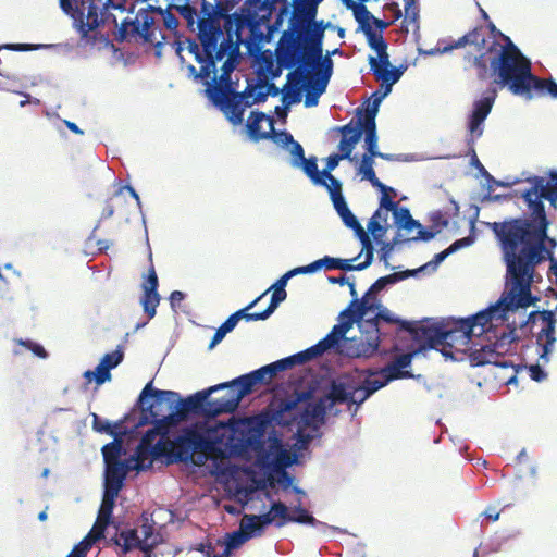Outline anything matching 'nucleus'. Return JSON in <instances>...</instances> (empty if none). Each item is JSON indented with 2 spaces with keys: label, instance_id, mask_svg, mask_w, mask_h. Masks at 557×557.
Here are the masks:
<instances>
[{
  "label": "nucleus",
  "instance_id": "obj_1",
  "mask_svg": "<svg viewBox=\"0 0 557 557\" xmlns=\"http://www.w3.org/2000/svg\"><path fill=\"white\" fill-rule=\"evenodd\" d=\"M550 223L545 206L533 203L527 206L522 216L491 224L506 265L507 284L512 285V293L520 296L521 306L530 307L537 300L532 296L531 287L541 263L549 262L548 274L555 275L557 284V240L548 236Z\"/></svg>",
  "mask_w": 557,
  "mask_h": 557
},
{
  "label": "nucleus",
  "instance_id": "obj_2",
  "mask_svg": "<svg viewBox=\"0 0 557 557\" xmlns=\"http://www.w3.org/2000/svg\"><path fill=\"white\" fill-rule=\"evenodd\" d=\"M310 30L301 33L299 38L289 47V41L281 35L275 49L276 66L271 57L264 58L265 69L272 78L281 75L282 69L293 70L288 73L289 81H296L297 84L305 82L311 70H314L312 76L324 79L329 83L332 75L333 61L331 53L323 57V38L325 26L323 21L318 25H311Z\"/></svg>",
  "mask_w": 557,
  "mask_h": 557
},
{
  "label": "nucleus",
  "instance_id": "obj_3",
  "mask_svg": "<svg viewBox=\"0 0 557 557\" xmlns=\"http://www.w3.org/2000/svg\"><path fill=\"white\" fill-rule=\"evenodd\" d=\"M194 428L196 457L199 462L223 459L227 456H244L249 453L261 455L264 451L263 432L244 422L218 429Z\"/></svg>",
  "mask_w": 557,
  "mask_h": 557
},
{
  "label": "nucleus",
  "instance_id": "obj_4",
  "mask_svg": "<svg viewBox=\"0 0 557 557\" xmlns=\"http://www.w3.org/2000/svg\"><path fill=\"white\" fill-rule=\"evenodd\" d=\"M223 386L222 383L216 384L186 398H181L176 392L152 388V382H149L139 395V403L143 411L149 413L159 428L169 434L171 428L187 419L189 413L206 417L208 398Z\"/></svg>",
  "mask_w": 557,
  "mask_h": 557
},
{
  "label": "nucleus",
  "instance_id": "obj_5",
  "mask_svg": "<svg viewBox=\"0 0 557 557\" xmlns=\"http://www.w3.org/2000/svg\"><path fill=\"white\" fill-rule=\"evenodd\" d=\"M194 456L196 448L193 425L184 428L178 436L170 440L169 434L154 421V426L143 435L136 447L132 458L134 465L131 467L140 471L151 468L154 459L164 458L166 465H173L188 462Z\"/></svg>",
  "mask_w": 557,
  "mask_h": 557
},
{
  "label": "nucleus",
  "instance_id": "obj_6",
  "mask_svg": "<svg viewBox=\"0 0 557 557\" xmlns=\"http://www.w3.org/2000/svg\"><path fill=\"white\" fill-rule=\"evenodd\" d=\"M244 42L242 35L239 39L235 35L221 38L216 46L212 61L215 69L211 73V81H207L206 94L210 101L219 108L230 121V115L234 113L235 108L243 100V91L238 92L233 87L231 74L236 67L239 54V45Z\"/></svg>",
  "mask_w": 557,
  "mask_h": 557
},
{
  "label": "nucleus",
  "instance_id": "obj_7",
  "mask_svg": "<svg viewBox=\"0 0 557 557\" xmlns=\"http://www.w3.org/2000/svg\"><path fill=\"white\" fill-rule=\"evenodd\" d=\"M506 44L497 54L490 60V66L497 75L495 83L507 86L513 95L530 96V83L534 75L531 71V62L519 48L504 36Z\"/></svg>",
  "mask_w": 557,
  "mask_h": 557
},
{
  "label": "nucleus",
  "instance_id": "obj_8",
  "mask_svg": "<svg viewBox=\"0 0 557 557\" xmlns=\"http://www.w3.org/2000/svg\"><path fill=\"white\" fill-rule=\"evenodd\" d=\"M172 8L162 9L160 7L149 5L147 9H140L134 21L124 20L115 34V40L119 42L129 41L132 38L139 37L144 42H149L160 47L165 40L161 28L156 25L151 12H156L163 18V24L169 30H176L178 26L177 17L171 12Z\"/></svg>",
  "mask_w": 557,
  "mask_h": 557
},
{
  "label": "nucleus",
  "instance_id": "obj_9",
  "mask_svg": "<svg viewBox=\"0 0 557 557\" xmlns=\"http://www.w3.org/2000/svg\"><path fill=\"white\" fill-rule=\"evenodd\" d=\"M311 398L310 392H296L281 399L274 419L277 423L289 424L296 422L305 428L312 426L318 422L323 423L329 403L325 397L318 401H310Z\"/></svg>",
  "mask_w": 557,
  "mask_h": 557
},
{
  "label": "nucleus",
  "instance_id": "obj_10",
  "mask_svg": "<svg viewBox=\"0 0 557 557\" xmlns=\"http://www.w3.org/2000/svg\"><path fill=\"white\" fill-rule=\"evenodd\" d=\"M509 288L499 300L491 306L490 308L478 312L476 314L461 319L457 323L459 331L461 332V343L468 345L472 337H480L484 333L488 332L493 327V322H503L506 320V313L508 311H515L519 308H528L521 306L520 296L517 293H512V285H508Z\"/></svg>",
  "mask_w": 557,
  "mask_h": 557
},
{
  "label": "nucleus",
  "instance_id": "obj_11",
  "mask_svg": "<svg viewBox=\"0 0 557 557\" xmlns=\"http://www.w3.org/2000/svg\"><path fill=\"white\" fill-rule=\"evenodd\" d=\"M59 2L62 11L73 20L84 37L104 22L103 11L112 4V0H59Z\"/></svg>",
  "mask_w": 557,
  "mask_h": 557
},
{
  "label": "nucleus",
  "instance_id": "obj_12",
  "mask_svg": "<svg viewBox=\"0 0 557 557\" xmlns=\"http://www.w3.org/2000/svg\"><path fill=\"white\" fill-rule=\"evenodd\" d=\"M339 319L341 322L334 325L331 332L323 339L307 349L311 360L322 356L325 351L335 348L341 341H343V348L341 352H345L347 355V349H352L356 338H347L346 334L352 327L355 322H360L363 318L356 314L354 308L348 306L341 312Z\"/></svg>",
  "mask_w": 557,
  "mask_h": 557
},
{
  "label": "nucleus",
  "instance_id": "obj_13",
  "mask_svg": "<svg viewBox=\"0 0 557 557\" xmlns=\"http://www.w3.org/2000/svg\"><path fill=\"white\" fill-rule=\"evenodd\" d=\"M218 4V15L224 20L223 29L225 35H235L239 39V35L245 28H249L252 40H261L263 38L260 32V26L265 24L263 21H249L244 14L230 12L242 1V0H215Z\"/></svg>",
  "mask_w": 557,
  "mask_h": 557
},
{
  "label": "nucleus",
  "instance_id": "obj_14",
  "mask_svg": "<svg viewBox=\"0 0 557 557\" xmlns=\"http://www.w3.org/2000/svg\"><path fill=\"white\" fill-rule=\"evenodd\" d=\"M294 12L288 21V27L282 33L284 38L289 41V47L299 38L301 33L310 30L311 25H318L319 22L314 21L317 7L322 0H293Z\"/></svg>",
  "mask_w": 557,
  "mask_h": 557
},
{
  "label": "nucleus",
  "instance_id": "obj_15",
  "mask_svg": "<svg viewBox=\"0 0 557 557\" xmlns=\"http://www.w3.org/2000/svg\"><path fill=\"white\" fill-rule=\"evenodd\" d=\"M549 180L533 175L525 181L531 185L529 188L520 191V197L525 206L533 203L544 205L543 200H547L554 209L557 208V171H549Z\"/></svg>",
  "mask_w": 557,
  "mask_h": 557
},
{
  "label": "nucleus",
  "instance_id": "obj_16",
  "mask_svg": "<svg viewBox=\"0 0 557 557\" xmlns=\"http://www.w3.org/2000/svg\"><path fill=\"white\" fill-rule=\"evenodd\" d=\"M414 272L416 271L407 270L404 272L392 273L386 276L377 278L366 292L361 299H352L349 306L354 308L356 314L364 318L368 312L375 311L376 309L382 307L380 301L376 299L375 294L383 290L389 284H394L400 280L413 275Z\"/></svg>",
  "mask_w": 557,
  "mask_h": 557
},
{
  "label": "nucleus",
  "instance_id": "obj_17",
  "mask_svg": "<svg viewBox=\"0 0 557 557\" xmlns=\"http://www.w3.org/2000/svg\"><path fill=\"white\" fill-rule=\"evenodd\" d=\"M140 532L143 534V539L139 537L138 531L136 529H122L116 531L114 535H112L109 541L113 542L114 545L120 547L123 554L131 552L134 548H139L140 550H147L152 548L154 541H149L154 532V527L152 523L145 519L140 527Z\"/></svg>",
  "mask_w": 557,
  "mask_h": 557
},
{
  "label": "nucleus",
  "instance_id": "obj_18",
  "mask_svg": "<svg viewBox=\"0 0 557 557\" xmlns=\"http://www.w3.org/2000/svg\"><path fill=\"white\" fill-rule=\"evenodd\" d=\"M280 92L281 89L274 83H268L267 81L256 85L248 84L243 91V100L238 108H235L234 113L230 115V122L234 125L242 124L246 108L264 102L268 96L276 97Z\"/></svg>",
  "mask_w": 557,
  "mask_h": 557
},
{
  "label": "nucleus",
  "instance_id": "obj_19",
  "mask_svg": "<svg viewBox=\"0 0 557 557\" xmlns=\"http://www.w3.org/2000/svg\"><path fill=\"white\" fill-rule=\"evenodd\" d=\"M210 45L207 48L205 46V38L201 36V32L198 30V39L199 44L195 39H186L188 51L194 54L196 61L200 64V70L196 73L195 66L190 65L189 70L195 73L196 77L208 79L211 76V73L215 72L212 61V54L219 45L221 37L215 35L210 36Z\"/></svg>",
  "mask_w": 557,
  "mask_h": 557
},
{
  "label": "nucleus",
  "instance_id": "obj_20",
  "mask_svg": "<svg viewBox=\"0 0 557 557\" xmlns=\"http://www.w3.org/2000/svg\"><path fill=\"white\" fill-rule=\"evenodd\" d=\"M357 323L360 327L361 336L358 339V343H355L352 349H347V356H372L379 349L381 343V332L379 325L375 323L374 320H364V318Z\"/></svg>",
  "mask_w": 557,
  "mask_h": 557
},
{
  "label": "nucleus",
  "instance_id": "obj_21",
  "mask_svg": "<svg viewBox=\"0 0 557 557\" xmlns=\"http://www.w3.org/2000/svg\"><path fill=\"white\" fill-rule=\"evenodd\" d=\"M495 99L496 90H491L488 95L484 96L482 99L476 100L473 103V110L469 115L467 125L469 132V136L467 138L468 146L472 147L475 140L483 135V123L487 115L490 114Z\"/></svg>",
  "mask_w": 557,
  "mask_h": 557
},
{
  "label": "nucleus",
  "instance_id": "obj_22",
  "mask_svg": "<svg viewBox=\"0 0 557 557\" xmlns=\"http://www.w3.org/2000/svg\"><path fill=\"white\" fill-rule=\"evenodd\" d=\"M220 15H218V4L214 5L207 0L201 1L200 17L197 22V29L201 32V36L205 38V46L208 48L210 45V36L225 37L224 29L221 28Z\"/></svg>",
  "mask_w": 557,
  "mask_h": 557
},
{
  "label": "nucleus",
  "instance_id": "obj_23",
  "mask_svg": "<svg viewBox=\"0 0 557 557\" xmlns=\"http://www.w3.org/2000/svg\"><path fill=\"white\" fill-rule=\"evenodd\" d=\"M225 389V394L216 398H208L206 417L215 418L222 413L234 412L244 397H238L240 394L239 385H228L219 387L218 391Z\"/></svg>",
  "mask_w": 557,
  "mask_h": 557
},
{
  "label": "nucleus",
  "instance_id": "obj_24",
  "mask_svg": "<svg viewBox=\"0 0 557 557\" xmlns=\"http://www.w3.org/2000/svg\"><path fill=\"white\" fill-rule=\"evenodd\" d=\"M357 377L351 373L338 375L331 382L330 391L325 396L329 407L335 404H350L354 393L359 388L356 385Z\"/></svg>",
  "mask_w": 557,
  "mask_h": 557
},
{
  "label": "nucleus",
  "instance_id": "obj_25",
  "mask_svg": "<svg viewBox=\"0 0 557 557\" xmlns=\"http://www.w3.org/2000/svg\"><path fill=\"white\" fill-rule=\"evenodd\" d=\"M144 295L140 299V304L144 308L145 313L149 319L156 315L157 307L160 302V295L158 293V276L153 265L148 270L146 281L143 283Z\"/></svg>",
  "mask_w": 557,
  "mask_h": 557
},
{
  "label": "nucleus",
  "instance_id": "obj_26",
  "mask_svg": "<svg viewBox=\"0 0 557 557\" xmlns=\"http://www.w3.org/2000/svg\"><path fill=\"white\" fill-rule=\"evenodd\" d=\"M539 313L543 322L545 323L544 327L537 335L536 342L542 347V354L540 355L542 359H545L548 354L553 351L554 344L556 342L555 337V327H556V318L554 312L550 310H543L541 312H532L530 317Z\"/></svg>",
  "mask_w": 557,
  "mask_h": 557
},
{
  "label": "nucleus",
  "instance_id": "obj_27",
  "mask_svg": "<svg viewBox=\"0 0 557 557\" xmlns=\"http://www.w3.org/2000/svg\"><path fill=\"white\" fill-rule=\"evenodd\" d=\"M246 126L253 140L268 139L273 132L274 120L263 112L252 111Z\"/></svg>",
  "mask_w": 557,
  "mask_h": 557
},
{
  "label": "nucleus",
  "instance_id": "obj_28",
  "mask_svg": "<svg viewBox=\"0 0 557 557\" xmlns=\"http://www.w3.org/2000/svg\"><path fill=\"white\" fill-rule=\"evenodd\" d=\"M369 64L376 81H380L382 86L385 87L383 96L388 95L393 85L396 84L401 77L403 71L392 65L386 67L382 66L373 55L369 57Z\"/></svg>",
  "mask_w": 557,
  "mask_h": 557
},
{
  "label": "nucleus",
  "instance_id": "obj_29",
  "mask_svg": "<svg viewBox=\"0 0 557 557\" xmlns=\"http://www.w3.org/2000/svg\"><path fill=\"white\" fill-rule=\"evenodd\" d=\"M268 375L265 372H263V368H259L255 371H251L247 374L240 375L230 382L222 383L224 386L228 385H239L240 386V394L238 397H245L249 395L253 387L259 384H269L271 383L270 379L267 377Z\"/></svg>",
  "mask_w": 557,
  "mask_h": 557
},
{
  "label": "nucleus",
  "instance_id": "obj_30",
  "mask_svg": "<svg viewBox=\"0 0 557 557\" xmlns=\"http://www.w3.org/2000/svg\"><path fill=\"white\" fill-rule=\"evenodd\" d=\"M417 352L419 351L416 350L414 352H407L397 356L392 362L381 370V374L386 376V381L410 377L411 374L408 371H404V369L411 364L412 357Z\"/></svg>",
  "mask_w": 557,
  "mask_h": 557
},
{
  "label": "nucleus",
  "instance_id": "obj_31",
  "mask_svg": "<svg viewBox=\"0 0 557 557\" xmlns=\"http://www.w3.org/2000/svg\"><path fill=\"white\" fill-rule=\"evenodd\" d=\"M458 337L461 339V332L459 331L458 324L449 331H442L438 327H434L428 343L421 344L418 348V351L425 349H437L438 346H442L445 343H449L453 346V343Z\"/></svg>",
  "mask_w": 557,
  "mask_h": 557
},
{
  "label": "nucleus",
  "instance_id": "obj_32",
  "mask_svg": "<svg viewBox=\"0 0 557 557\" xmlns=\"http://www.w3.org/2000/svg\"><path fill=\"white\" fill-rule=\"evenodd\" d=\"M374 158L375 156L364 154L361 158V162L358 168V173L362 175V177L371 183V185L384 194L385 191H391L396 195L394 188L384 185L377 177L374 171Z\"/></svg>",
  "mask_w": 557,
  "mask_h": 557
},
{
  "label": "nucleus",
  "instance_id": "obj_33",
  "mask_svg": "<svg viewBox=\"0 0 557 557\" xmlns=\"http://www.w3.org/2000/svg\"><path fill=\"white\" fill-rule=\"evenodd\" d=\"M394 194L391 191H385L381 196V208H384L385 211H389L393 214L395 224L399 227L404 222L410 219L411 213L408 208L400 207L398 202L393 200Z\"/></svg>",
  "mask_w": 557,
  "mask_h": 557
},
{
  "label": "nucleus",
  "instance_id": "obj_34",
  "mask_svg": "<svg viewBox=\"0 0 557 557\" xmlns=\"http://www.w3.org/2000/svg\"><path fill=\"white\" fill-rule=\"evenodd\" d=\"M305 87L307 88V94L305 98V107L311 108L315 107L319 103L320 96L325 91L327 83L324 79H319L312 75H308V78L305 81Z\"/></svg>",
  "mask_w": 557,
  "mask_h": 557
},
{
  "label": "nucleus",
  "instance_id": "obj_35",
  "mask_svg": "<svg viewBox=\"0 0 557 557\" xmlns=\"http://www.w3.org/2000/svg\"><path fill=\"white\" fill-rule=\"evenodd\" d=\"M288 507L282 502H274L271 505L270 510L263 515H260L259 519H262L263 523H275L277 528H281L288 522Z\"/></svg>",
  "mask_w": 557,
  "mask_h": 557
},
{
  "label": "nucleus",
  "instance_id": "obj_36",
  "mask_svg": "<svg viewBox=\"0 0 557 557\" xmlns=\"http://www.w3.org/2000/svg\"><path fill=\"white\" fill-rule=\"evenodd\" d=\"M382 210H384V208H381L380 206L368 222V232L372 234L377 243L381 242L382 237L387 232V226L385 223L387 222L388 211L383 213Z\"/></svg>",
  "mask_w": 557,
  "mask_h": 557
},
{
  "label": "nucleus",
  "instance_id": "obj_37",
  "mask_svg": "<svg viewBox=\"0 0 557 557\" xmlns=\"http://www.w3.org/2000/svg\"><path fill=\"white\" fill-rule=\"evenodd\" d=\"M359 18H361V21H359V29L364 34L369 47L376 53L384 48H387V42L383 35L376 33L371 25H368L367 21L362 18V16H359Z\"/></svg>",
  "mask_w": 557,
  "mask_h": 557
},
{
  "label": "nucleus",
  "instance_id": "obj_38",
  "mask_svg": "<svg viewBox=\"0 0 557 557\" xmlns=\"http://www.w3.org/2000/svg\"><path fill=\"white\" fill-rule=\"evenodd\" d=\"M125 191L129 194L132 199L139 203V196L136 190L131 186H122L111 197L115 207V211L119 213H126L128 211L129 201L125 195Z\"/></svg>",
  "mask_w": 557,
  "mask_h": 557
},
{
  "label": "nucleus",
  "instance_id": "obj_39",
  "mask_svg": "<svg viewBox=\"0 0 557 557\" xmlns=\"http://www.w3.org/2000/svg\"><path fill=\"white\" fill-rule=\"evenodd\" d=\"M132 469L128 461L111 462L106 468V481L122 484L126 478L127 472Z\"/></svg>",
  "mask_w": 557,
  "mask_h": 557
},
{
  "label": "nucleus",
  "instance_id": "obj_40",
  "mask_svg": "<svg viewBox=\"0 0 557 557\" xmlns=\"http://www.w3.org/2000/svg\"><path fill=\"white\" fill-rule=\"evenodd\" d=\"M498 354L495 351L494 347L484 345L481 346L480 349H473L470 352L471 361L475 366H483L486 363H494L496 364L498 362Z\"/></svg>",
  "mask_w": 557,
  "mask_h": 557
},
{
  "label": "nucleus",
  "instance_id": "obj_41",
  "mask_svg": "<svg viewBox=\"0 0 557 557\" xmlns=\"http://www.w3.org/2000/svg\"><path fill=\"white\" fill-rule=\"evenodd\" d=\"M256 515H245L240 522L242 530L249 536L259 535L263 529L270 523H263L262 519H259Z\"/></svg>",
  "mask_w": 557,
  "mask_h": 557
},
{
  "label": "nucleus",
  "instance_id": "obj_42",
  "mask_svg": "<svg viewBox=\"0 0 557 557\" xmlns=\"http://www.w3.org/2000/svg\"><path fill=\"white\" fill-rule=\"evenodd\" d=\"M338 131L342 134V139L355 148L361 139L363 127L361 123L357 121L356 125H352V122H349L348 124L341 126Z\"/></svg>",
  "mask_w": 557,
  "mask_h": 557
},
{
  "label": "nucleus",
  "instance_id": "obj_43",
  "mask_svg": "<svg viewBox=\"0 0 557 557\" xmlns=\"http://www.w3.org/2000/svg\"><path fill=\"white\" fill-rule=\"evenodd\" d=\"M288 81V85L283 89L282 101L286 104L298 103L301 100V90L305 87V82L297 84L296 81Z\"/></svg>",
  "mask_w": 557,
  "mask_h": 557
},
{
  "label": "nucleus",
  "instance_id": "obj_44",
  "mask_svg": "<svg viewBox=\"0 0 557 557\" xmlns=\"http://www.w3.org/2000/svg\"><path fill=\"white\" fill-rule=\"evenodd\" d=\"M310 356L306 350L301 351V352H298V354H295L290 357H287V358H283L278 361H275L273 362L276 367V369L278 370V372L281 371H284V370H287V369H290L292 367H294L295 364H304L308 361H310Z\"/></svg>",
  "mask_w": 557,
  "mask_h": 557
},
{
  "label": "nucleus",
  "instance_id": "obj_45",
  "mask_svg": "<svg viewBox=\"0 0 557 557\" xmlns=\"http://www.w3.org/2000/svg\"><path fill=\"white\" fill-rule=\"evenodd\" d=\"M532 90L547 91L553 98H557V83L553 78H540L534 75L532 83H530V92Z\"/></svg>",
  "mask_w": 557,
  "mask_h": 557
},
{
  "label": "nucleus",
  "instance_id": "obj_46",
  "mask_svg": "<svg viewBox=\"0 0 557 557\" xmlns=\"http://www.w3.org/2000/svg\"><path fill=\"white\" fill-rule=\"evenodd\" d=\"M364 133L366 152L364 154L375 156L379 150V137L376 134V125L361 124Z\"/></svg>",
  "mask_w": 557,
  "mask_h": 557
},
{
  "label": "nucleus",
  "instance_id": "obj_47",
  "mask_svg": "<svg viewBox=\"0 0 557 557\" xmlns=\"http://www.w3.org/2000/svg\"><path fill=\"white\" fill-rule=\"evenodd\" d=\"M170 8L175 9L180 15L186 21L187 27L190 30H195V27H197V11L194 7H191L189 3H182V4H170Z\"/></svg>",
  "mask_w": 557,
  "mask_h": 557
},
{
  "label": "nucleus",
  "instance_id": "obj_48",
  "mask_svg": "<svg viewBox=\"0 0 557 557\" xmlns=\"http://www.w3.org/2000/svg\"><path fill=\"white\" fill-rule=\"evenodd\" d=\"M485 53H480L479 55L472 57L471 54H466L465 60L471 63L472 66L476 69V76L481 81H485L488 77V61L485 58Z\"/></svg>",
  "mask_w": 557,
  "mask_h": 557
},
{
  "label": "nucleus",
  "instance_id": "obj_49",
  "mask_svg": "<svg viewBox=\"0 0 557 557\" xmlns=\"http://www.w3.org/2000/svg\"><path fill=\"white\" fill-rule=\"evenodd\" d=\"M288 522H296L300 524H310V525H317L320 524L312 515L309 513V511L301 506L295 507L292 512H289Z\"/></svg>",
  "mask_w": 557,
  "mask_h": 557
},
{
  "label": "nucleus",
  "instance_id": "obj_50",
  "mask_svg": "<svg viewBox=\"0 0 557 557\" xmlns=\"http://www.w3.org/2000/svg\"><path fill=\"white\" fill-rule=\"evenodd\" d=\"M264 296V294H261L259 297H257L255 300H252L249 305H247L245 308L237 310L234 312L235 315H237V320H246V321H259V320H267L268 315L264 311L262 312H255L249 313L248 311L252 309L257 302Z\"/></svg>",
  "mask_w": 557,
  "mask_h": 557
},
{
  "label": "nucleus",
  "instance_id": "obj_51",
  "mask_svg": "<svg viewBox=\"0 0 557 557\" xmlns=\"http://www.w3.org/2000/svg\"><path fill=\"white\" fill-rule=\"evenodd\" d=\"M377 310H379V312L375 314L374 318L371 319V320H374L377 325H379V321L382 320L389 324L399 325V330H401V331H404V329H408L410 326V322L395 317L387 308L380 307Z\"/></svg>",
  "mask_w": 557,
  "mask_h": 557
},
{
  "label": "nucleus",
  "instance_id": "obj_52",
  "mask_svg": "<svg viewBox=\"0 0 557 557\" xmlns=\"http://www.w3.org/2000/svg\"><path fill=\"white\" fill-rule=\"evenodd\" d=\"M304 172L311 178V181L315 185H325V180L323 178L322 172H319L317 159L310 158L306 159L305 161H301Z\"/></svg>",
  "mask_w": 557,
  "mask_h": 557
},
{
  "label": "nucleus",
  "instance_id": "obj_53",
  "mask_svg": "<svg viewBox=\"0 0 557 557\" xmlns=\"http://www.w3.org/2000/svg\"><path fill=\"white\" fill-rule=\"evenodd\" d=\"M433 329L434 326L417 325L410 322V326L404 329V331L408 332L411 337L421 345L428 343L429 337L433 333Z\"/></svg>",
  "mask_w": 557,
  "mask_h": 557
},
{
  "label": "nucleus",
  "instance_id": "obj_54",
  "mask_svg": "<svg viewBox=\"0 0 557 557\" xmlns=\"http://www.w3.org/2000/svg\"><path fill=\"white\" fill-rule=\"evenodd\" d=\"M84 377L87 380V383H90L92 380L96 381L97 385H101L107 381L111 380V372L104 367L102 363L96 367L95 371L87 370L84 373Z\"/></svg>",
  "mask_w": 557,
  "mask_h": 557
},
{
  "label": "nucleus",
  "instance_id": "obj_55",
  "mask_svg": "<svg viewBox=\"0 0 557 557\" xmlns=\"http://www.w3.org/2000/svg\"><path fill=\"white\" fill-rule=\"evenodd\" d=\"M375 96V99L373 100L372 104L369 106L366 111H364V114L363 116H359L358 117V121L361 123V124H364V125H376L375 124V116H376V113L379 111V106L382 101V99L385 97L382 95L377 96V94L375 92L374 94Z\"/></svg>",
  "mask_w": 557,
  "mask_h": 557
},
{
  "label": "nucleus",
  "instance_id": "obj_56",
  "mask_svg": "<svg viewBox=\"0 0 557 557\" xmlns=\"http://www.w3.org/2000/svg\"><path fill=\"white\" fill-rule=\"evenodd\" d=\"M110 523L111 521L101 520V518L97 517L94 527L83 541H88L91 547L95 542L104 537V531Z\"/></svg>",
  "mask_w": 557,
  "mask_h": 557
},
{
  "label": "nucleus",
  "instance_id": "obj_57",
  "mask_svg": "<svg viewBox=\"0 0 557 557\" xmlns=\"http://www.w3.org/2000/svg\"><path fill=\"white\" fill-rule=\"evenodd\" d=\"M388 382L389 381H386V376H384V380L382 381L369 377L364 379L360 382L361 387H363V391H361L363 394L360 400H367L373 393L384 387Z\"/></svg>",
  "mask_w": 557,
  "mask_h": 557
},
{
  "label": "nucleus",
  "instance_id": "obj_58",
  "mask_svg": "<svg viewBox=\"0 0 557 557\" xmlns=\"http://www.w3.org/2000/svg\"><path fill=\"white\" fill-rule=\"evenodd\" d=\"M338 263H339L338 258L325 256L322 259L315 260L312 263L305 265L304 270L307 273L315 272L321 268H325L326 270H334V269H338Z\"/></svg>",
  "mask_w": 557,
  "mask_h": 557
},
{
  "label": "nucleus",
  "instance_id": "obj_59",
  "mask_svg": "<svg viewBox=\"0 0 557 557\" xmlns=\"http://www.w3.org/2000/svg\"><path fill=\"white\" fill-rule=\"evenodd\" d=\"M122 453V445L117 442H111L102 447V455L106 461V465H110L111 462H123L120 460V456Z\"/></svg>",
  "mask_w": 557,
  "mask_h": 557
},
{
  "label": "nucleus",
  "instance_id": "obj_60",
  "mask_svg": "<svg viewBox=\"0 0 557 557\" xmlns=\"http://www.w3.org/2000/svg\"><path fill=\"white\" fill-rule=\"evenodd\" d=\"M270 289H273V293H272V296H271V301H270L268 308L265 310H263L265 312V314L268 315V318L276 310L278 305L282 301H284L286 299V297H287V293L283 288H271L270 287L263 294L265 295Z\"/></svg>",
  "mask_w": 557,
  "mask_h": 557
},
{
  "label": "nucleus",
  "instance_id": "obj_61",
  "mask_svg": "<svg viewBox=\"0 0 557 557\" xmlns=\"http://www.w3.org/2000/svg\"><path fill=\"white\" fill-rule=\"evenodd\" d=\"M342 2L346 5L347 9L352 11L354 17L359 24V16H362L366 21L369 18V10L364 4L358 3L357 0H342Z\"/></svg>",
  "mask_w": 557,
  "mask_h": 557
},
{
  "label": "nucleus",
  "instance_id": "obj_62",
  "mask_svg": "<svg viewBox=\"0 0 557 557\" xmlns=\"http://www.w3.org/2000/svg\"><path fill=\"white\" fill-rule=\"evenodd\" d=\"M248 539H249V536L245 532H240V531L233 532L230 535V539L226 544V548L224 549L223 554L219 555V556L220 557H228L231 549L238 547Z\"/></svg>",
  "mask_w": 557,
  "mask_h": 557
},
{
  "label": "nucleus",
  "instance_id": "obj_63",
  "mask_svg": "<svg viewBox=\"0 0 557 557\" xmlns=\"http://www.w3.org/2000/svg\"><path fill=\"white\" fill-rule=\"evenodd\" d=\"M469 45L474 46L478 50H482L485 46V36L483 34V27L476 26L466 34Z\"/></svg>",
  "mask_w": 557,
  "mask_h": 557
},
{
  "label": "nucleus",
  "instance_id": "obj_64",
  "mask_svg": "<svg viewBox=\"0 0 557 557\" xmlns=\"http://www.w3.org/2000/svg\"><path fill=\"white\" fill-rule=\"evenodd\" d=\"M123 360V352L120 349H116L110 354H106L100 363L108 368V370H112L117 367Z\"/></svg>",
  "mask_w": 557,
  "mask_h": 557
}]
</instances>
